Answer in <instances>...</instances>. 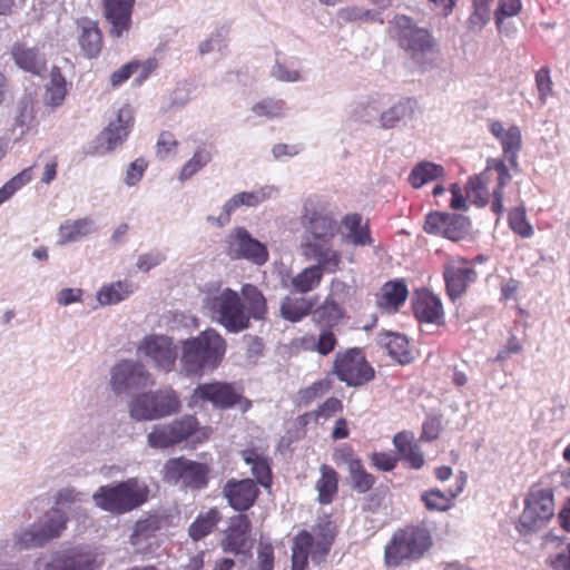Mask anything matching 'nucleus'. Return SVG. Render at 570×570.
<instances>
[{
    "label": "nucleus",
    "instance_id": "nucleus-20",
    "mask_svg": "<svg viewBox=\"0 0 570 570\" xmlns=\"http://www.w3.org/2000/svg\"><path fill=\"white\" fill-rule=\"evenodd\" d=\"M136 0H101L102 12L114 39L127 36L132 27V11Z\"/></svg>",
    "mask_w": 570,
    "mask_h": 570
},
{
    "label": "nucleus",
    "instance_id": "nucleus-12",
    "mask_svg": "<svg viewBox=\"0 0 570 570\" xmlns=\"http://www.w3.org/2000/svg\"><path fill=\"white\" fill-rule=\"evenodd\" d=\"M96 554L83 547H72L42 554L37 558L31 570H95Z\"/></svg>",
    "mask_w": 570,
    "mask_h": 570
},
{
    "label": "nucleus",
    "instance_id": "nucleus-7",
    "mask_svg": "<svg viewBox=\"0 0 570 570\" xmlns=\"http://www.w3.org/2000/svg\"><path fill=\"white\" fill-rule=\"evenodd\" d=\"M554 514V500L551 489L533 485L524 500V509L517 522V530L521 534H529L541 530Z\"/></svg>",
    "mask_w": 570,
    "mask_h": 570
},
{
    "label": "nucleus",
    "instance_id": "nucleus-58",
    "mask_svg": "<svg viewBox=\"0 0 570 570\" xmlns=\"http://www.w3.org/2000/svg\"><path fill=\"white\" fill-rule=\"evenodd\" d=\"M87 500L83 492L78 491L73 487H65L57 491L55 495V505L59 508H67L71 510V505L80 504Z\"/></svg>",
    "mask_w": 570,
    "mask_h": 570
},
{
    "label": "nucleus",
    "instance_id": "nucleus-13",
    "mask_svg": "<svg viewBox=\"0 0 570 570\" xmlns=\"http://www.w3.org/2000/svg\"><path fill=\"white\" fill-rule=\"evenodd\" d=\"M167 482L189 490H203L209 482V468L205 463L191 461L184 456L166 461L163 468Z\"/></svg>",
    "mask_w": 570,
    "mask_h": 570
},
{
    "label": "nucleus",
    "instance_id": "nucleus-9",
    "mask_svg": "<svg viewBox=\"0 0 570 570\" xmlns=\"http://www.w3.org/2000/svg\"><path fill=\"white\" fill-rule=\"evenodd\" d=\"M333 374L350 387H361L375 377L373 366L358 347L338 352L333 363Z\"/></svg>",
    "mask_w": 570,
    "mask_h": 570
},
{
    "label": "nucleus",
    "instance_id": "nucleus-57",
    "mask_svg": "<svg viewBox=\"0 0 570 570\" xmlns=\"http://www.w3.org/2000/svg\"><path fill=\"white\" fill-rule=\"evenodd\" d=\"M331 389V382L328 380H320L314 382L312 385L301 389L297 393V403L299 406H306L312 403L315 399L322 396Z\"/></svg>",
    "mask_w": 570,
    "mask_h": 570
},
{
    "label": "nucleus",
    "instance_id": "nucleus-10",
    "mask_svg": "<svg viewBox=\"0 0 570 570\" xmlns=\"http://www.w3.org/2000/svg\"><path fill=\"white\" fill-rule=\"evenodd\" d=\"M465 194L479 207L485 206L492 195L491 209L499 216V158H490L482 173L469 178ZM498 224L499 217L495 219Z\"/></svg>",
    "mask_w": 570,
    "mask_h": 570
},
{
    "label": "nucleus",
    "instance_id": "nucleus-55",
    "mask_svg": "<svg viewBox=\"0 0 570 570\" xmlns=\"http://www.w3.org/2000/svg\"><path fill=\"white\" fill-rule=\"evenodd\" d=\"M240 207H243V204L239 200L237 194H235L224 203L222 206V212L218 216L208 215L206 217V222L212 226L219 228L225 227L230 223L233 213Z\"/></svg>",
    "mask_w": 570,
    "mask_h": 570
},
{
    "label": "nucleus",
    "instance_id": "nucleus-62",
    "mask_svg": "<svg viewBox=\"0 0 570 570\" xmlns=\"http://www.w3.org/2000/svg\"><path fill=\"white\" fill-rule=\"evenodd\" d=\"M343 411V403L336 397H330L322 403L317 410L313 412L314 419L317 421L320 417L328 419L335 413Z\"/></svg>",
    "mask_w": 570,
    "mask_h": 570
},
{
    "label": "nucleus",
    "instance_id": "nucleus-29",
    "mask_svg": "<svg viewBox=\"0 0 570 570\" xmlns=\"http://www.w3.org/2000/svg\"><path fill=\"white\" fill-rule=\"evenodd\" d=\"M465 478L461 475L456 479L455 488L448 491L430 489L421 494V501L429 511L444 512L451 509L452 501L463 491Z\"/></svg>",
    "mask_w": 570,
    "mask_h": 570
},
{
    "label": "nucleus",
    "instance_id": "nucleus-46",
    "mask_svg": "<svg viewBox=\"0 0 570 570\" xmlns=\"http://www.w3.org/2000/svg\"><path fill=\"white\" fill-rule=\"evenodd\" d=\"M348 473L352 488L357 493H366L375 484V476L364 469V465L360 459L348 460Z\"/></svg>",
    "mask_w": 570,
    "mask_h": 570
},
{
    "label": "nucleus",
    "instance_id": "nucleus-56",
    "mask_svg": "<svg viewBox=\"0 0 570 570\" xmlns=\"http://www.w3.org/2000/svg\"><path fill=\"white\" fill-rule=\"evenodd\" d=\"M278 193L275 186H263L252 191L237 193L243 206L256 207Z\"/></svg>",
    "mask_w": 570,
    "mask_h": 570
},
{
    "label": "nucleus",
    "instance_id": "nucleus-1",
    "mask_svg": "<svg viewBox=\"0 0 570 570\" xmlns=\"http://www.w3.org/2000/svg\"><path fill=\"white\" fill-rule=\"evenodd\" d=\"M226 353V341L214 328L180 341V372L186 376H202L216 370Z\"/></svg>",
    "mask_w": 570,
    "mask_h": 570
},
{
    "label": "nucleus",
    "instance_id": "nucleus-42",
    "mask_svg": "<svg viewBox=\"0 0 570 570\" xmlns=\"http://www.w3.org/2000/svg\"><path fill=\"white\" fill-rule=\"evenodd\" d=\"M302 65L298 58H289L281 61L277 59L272 67L271 75L282 82H299L304 80Z\"/></svg>",
    "mask_w": 570,
    "mask_h": 570
},
{
    "label": "nucleus",
    "instance_id": "nucleus-5",
    "mask_svg": "<svg viewBox=\"0 0 570 570\" xmlns=\"http://www.w3.org/2000/svg\"><path fill=\"white\" fill-rule=\"evenodd\" d=\"M68 512L59 507H51L37 522L17 530L18 543L24 548H43L59 539L67 529Z\"/></svg>",
    "mask_w": 570,
    "mask_h": 570
},
{
    "label": "nucleus",
    "instance_id": "nucleus-63",
    "mask_svg": "<svg viewBox=\"0 0 570 570\" xmlns=\"http://www.w3.org/2000/svg\"><path fill=\"white\" fill-rule=\"evenodd\" d=\"M337 340L332 332V328L322 327V331L318 335V341L316 344V351L321 355L330 354L336 346Z\"/></svg>",
    "mask_w": 570,
    "mask_h": 570
},
{
    "label": "nucleus",
    "instance_id": "nucleus-38",
    "mask_svg": "<svg viewBox=\"0 0 570 570\" xmlns=\"http://www.w3.org/2000/svg\"><path fill=\"white\" fill-rule=\"evenodd\" d=\"M242 295L249 320L264 321L267 315V304L263 293L256 286L245 284L242 287Z\"/></svg>",
    "mask_w": 570,
    "mask_h": 570
},
{
    "label": "nucleus",
    "instance_id": "nucleus-36",
    "mask_svg": "<svg viewBox=\"0 0 570 570\" xmlns=\"http://www.w3.org/2000/svg\"><path fill=\"white\" fill-rule=\"evenodd\" d=\"M344 316V307L333 297H326L320 306L312 309V320L320 327L332 328L336 326Z\"/></svg>",
    "mask_w": 570,
    "mask_h": 570
},
{
    "label": "nucleus",
    "instance_id": "nucleus-50",
    "mask_svg": "<svg viewBox=\"0 0 570 570\" xmlns=\"http://www.w3.org/2000/svg\"><path fill=\"white\" fill-rule=\"evenodd\" d=\"M494 0H473V11L468 19V28L471 31H480L491 19V6Z\"/></svg>",
    "mask_w": 570,
    "mask_h": 570
},
{
    "label": "nucleus",
    "instance_id": "nucleus-52",
    "mask_svg": "<svg viewBox=\"0 0 570 570\" xmlns=\"http://www.w3.org/2000/svg\"><path fill=\"white\" fill-rule=\"evenodd\" d=\"M35 118L33 101L30 96H23L18 101L14 128L20 129L19 135L23 136L31 127Z\"/></svg>",
    "mask_w": 570,
    "mask_h": 570
},
{
    "label": "nucleus",
    "instance_id": "nucleus-33",
    "mask_svg": "<svg viewBox=\"0 0 570 570\" xmlns=\"http://www.w3.org/2000/svg\"><path fill=\"white\" fill-rule=\"evenodd\" d=\"M407 295V286L403 279L389 281L382 287L377 305L382 309L395 312L405 303Z\"/></svg>",
    "mask_w": 570,
    "mask_h": 570
},
{
    "label": "nucleus",
    "instance_id": "nucleus-59",
    "mask_svg": "<svg viewBox=\"0 0 570 570\" xmlns=\"http://www.w3.org/2000/svg\"><path fill=\"white\" fill-rule=\"evenodd\" d=\"M381 114V104L377 98L368 97L366 100L357 105L354 116L362 122H371Z\"/></svg>",
    "mask_w": 570,
    "mask_h": 570
},
{
    "label": "nucleus",
    "instance_id": "nucleus-26",
    "mask_svg": "<svg viewBox=\"0 0 570 570\" xmlns=\"http://www.w3.org/2000/svg\"><path fill=\"white\" fill-rule=\"evenodd\" d=\"M412 307L420 323L441 324L443 322V306L440 298L426 289L414 294Z\"/></svg>",
    "mask_w": 570,
    "mask_h": 570
},
{
    "label": "nucleus",
    "instance_id": "nucleus-31",
    "mask_svg": "<svg viewBox=\"0 0 570 570\" xmlns=\"http://www.w3.org/2000/svg\"><path fill=\"white\" fill-rule=\"evenodd\" d=\"M380 346L387 351V354L397 363L404 365L412 361V355L409 348V341L405 335L394 332H383L376 337Z\"/></svg>",
    "mask_w": 570,
    "mask_h": 570
},
{
    "label": "nucleus",
    "instance_id": "nucleus-14",
    "mask_svg": "<svg viewBox=\"0 0 570 570\" xmlns=\"http://www.w3.org/2000/svg\"><path fill=\"white\" fill-rule=\"evenodd\" d=\"M227 255L232 259H245L257 266L264 265L268 258L266 245L254 238L243 226H237L226 238Z\"/></svg>",
    "mask_w": 570,
    "mask_h": 570
},
{
    "label": "nucleus",
    "instance_id": "nucleus-53",
    "mask_svg": "<svg viewBox=\"0 0 570 570\" xmlns=\"http://www.w3.org/2000/svg\"><path fill=\"white\" fill-rule=\"evenodd\" d=\"M67 95V81L58 68L51 71L50 82L47 87L48 102L51 106H60Z\"/></svg>",
    "mask_w": 570,
    "mask_h": 570
},
{
    "label": "nucleus",
    "instance_id": "nucleus-45",
    "mask_svg": "<svg viewBox=\"0 0 570 570\" xmlns=\"http://www.w3.org/2000/svg\"><path fill=\"white\" fill-rule=\"evenodd\" d=\"M320 470L321 478L316 483L318 501L321 504H328L337 493V473L333 468L326 464H323Z\"/></svg>",
    "mask_w": 570,
    "mask_h": 570
},
{
    "label": "nucleus",
    "instance_id": "nucleus-3",
    "mask_svg": "<svg viewBox=\"0 0 570 570\" xmlns=\"http://www.w3.org/2000/svg\"><path fill=\"white\" fill-rule=\"evenodd\" d=\"M432 546V535L424 527L410 525L395 531L385 547L384 560L387 567H400L416 562Z\"/></svg>",
    "mask_w": 570,
    "mask_h": 570
},
{
    "label": "nucleus",
    "instance_id": "nucleus-24",
    "mask_svg": "<svg viewBox=\"0 0 570 570\" xmlns=\"http://www.w3.org/2000/svg\"><path fill=\"white\" fill-rule=\"evenodd\" d=\"M443 277L448 295L454 301L475 281L476 273L466 262H453L445 266Z\"/></svg>",
    "mask_w": 570,
    "mask_h": 570
},
{
    "label": "nucleus",
    "instance_id": "nucleus-43",
    "mask_svg": "<svg viewBox=\"0 0 570 570\" xmlns=\"http://www.w3.org/2000/svg\"><path fill=\"white\" fill-rule=\"evenodd\" d=\"M220 511L216 508L209 509L206 513H200L189 525L188 533L195 541L208 535L220 521Z\"/></svg>",
    "mask_w": 570,
    "mask_h": 570
},
{
    "label": "nucleus",
    "instance_id": "nucleus-8",
    "mask_svg": "<svg viewBox=\"0 0 570 570\" xmlns=\"http://www.w3.org/2000/svg\"><path fill=\"white\" fill-rule=\"evenodd\" d=\"M205 305L229 333H239L249 327L246 306L235 291L225 288L218 295L207 296Z\"/></svg>",
    "mask_w": 570,
    "mask_h": 570
},
{
    "label": "nucleus",
    "instance_id": "nucleus-49",
    "mask_svg": "<svg viewBox=\"0 0 570 570\" xmlns=\"http://www.w3.org/2000/svg\"><path fill=\"white\" fill-rule=\"evenodd\" d=\"M213 159L212 150L207 147H198L193 157L181 167L179 179L181 181L190 179L195 174L200 171Z\"/></svg>",
    "mask_w": 570,
    "mask_h": 570
},
{
    "label": "nucleus",
    "instance_id": "nucleus-40",
    "mask_svg": "<svg viewBox=\"0 0 570 570\" xmlns=\"http://www.w3.org/2000/svg\"><path fill=\"white\" fill-rule=\"evenodd\" d=\"M445 174L441 165L431 161H421L413 167L409 175V181L414 188H421L423 185L443 177Z\"/></svg>",
    "mask_w": 570,
    "mask_h": 570
},
{
    "label": "nucleus",
    "instance_id": "nucleus-2",
    "mask_svg": "<svg viewBox=\"0 0 570 570\" xmlns=\"http://www.w3.org/2000/svg\"><path fill=\"white\" fill-rule=\"evenodd\" d=\"M149 495V488L137 478L99 487L92 494L94 504L111 514H125L142 505Z\"/></svg>",
    "mask_w": 570,
    "mask_h": 570
},
{
    "label": "nucleus",
    "instance_id": "nucleus-60",
    "mask_svg": "<svg viewBox=\"0 0 570 570\" xmlns=\"http://www.w3.org/2000/svg\"><path fill=\"white\" fill-rule=\"evenodd\" d=\"M535 86L539 92V99L544 102L552 94L553 87V82L550 77V69L548 67H542L537 71Z\"/></svg>",
    "mask_w": 570,
    "mask_h": 570
},
{
    "label": "nucleus",
    "instance_id": "nucleus-54",
    "mask_svg": "<svg viewBox=\"0 0 570 570\" xmlns=\"http://www.w3.org/2000/svg\"><path fill=\"white\" fill-rule=\"evenodd\" d=\"M508 223L514 234L522 238H529L533 235V228L527 218L524 207H515L508 215Z\"/></svg>",
    "mask_w": 570,
    "mask_h": 570
},
{
    "label": "nucleus",
    "instance_id": "nucleus-48",
    "mask_svg": "<svg viewBox=\"0 0 570 570\" xmlns=\"http://www.w3.org/2000/svg\"><path fill=\"white\" fill-rule=\"evenodd\" d=\"M322 277L323 274L320 273L318 267L308 266L291 279L289 287L297 293L304 294L316 288Z\"/></svg>",
    "mask_w": 570,
    "mask_h": 570
},
{
    "label": "nucleus",
    "instance_id": "nucleus-16",
    "mask_svg": "<svg viewBox=\"0 0 570 570\" xmlns=\"http://www.w3.org/2000/svg\"><path fill=\"white\" fill-rule=\"evenodd\" d=\"M149 382L150 374L138 361L122 360L110 371V389L116 395L130 394L132 391L146 387Z\"/></svg>",
    "mask_w": 570,
    "mask_h": 570
},
{
    "label": "nucleus",
    "instance_id": "nucleus-15",
    "mask_svg": "<svg viewBox=\"0 0 570 570\" xmlns=\"http://www.w3.org/2000/svg\"><path fill=\"white\" fill-rule=\"evenodd\" d=\"M255 540L252 538V521L245 513H237L229 519L220 548L225 553L240 556L245 561L252 558Z\"/></svg>",
    "mask_w": 570,
    "mask_h": 570
},
{
    "label": "nucleus",
    "instance_id": "nucleus-44",
    "mask_svg": "<svg viewBox=\"0 0 570 570\" xmlns=\"http://www.w3.org/2000/svg\"><path fill=\"white\" fill-rule=\"evenodd\" d=\"M132 293L131 285L126 281H118L104 285L97 292V299L101 306L115 305L125 301Z\"/></svg>",
    "mask_w": 570,
    "mask_h": 570
},
{
    "label": "nucleus",
    "instance_id": "nucleus-17",
    "mask_svg": "<svg viewBox=\"0 0 570 570\" xmlns=\"http://www.w3.org/2000/svg\"><path fill=\"white\" fill-rule=\"evenodd\" d=\"M470 225V219L464 215L431 212L425 216L423 229L430 235L458 242L469 234Z\"/></svg>",
    "mask_w": 570,
    "mask_h": 570
},
{
    "label": "nucleus",
    "instance_id": "nucleus-30",
    "mask_svg": "<svg viewBox=\"0 0 570 570\" xmlns=\"http://www.w3.org/2000/svg\"><path fill=\"white\" fill-rule=\"evenodd\" d=\"M501 144L503 146V157L509 166L504 165L501 160V186L505 183V177L509 176V169L518 170V153L522 146L521 131L518 127L509 128L504 135H501Z\"/></svg>",
    "mask_w": 570,
    "mask_h": 570
},
{
    "label": "nucleus",
    "instance_id": "nucleus-61",
    "mask_svg": "<svg viewBox=\"0 0 570 570\" xmlns=\"http://www.w3.org/2000/svg\"><path fill=\"white\" fill-rule=\"evenodd\" d=\"M226 39L222 31L213 32L208 39L203 41L199 47L198 51L200 55H206L209 52H213L215 50L223 51L224 48H226Z\"/></svg>",
    "mask_w": 570,
    "mask_h": 570
},
{
    "label": "nucleus",
    "instance_id": "nucleus-37",
    "mask_svg": "<svg viewBox=\"0 0 570 570\" xmlns=\"http://www.w3.org/2000/svg\"><path fill=\"white\" fill-rule=\"evenodd\" d=\"M314 302L303 296H286L283 298L279 307L281 316L291 323L302 321L308 314H312Z\"/></svg>",
    "mask_w": 570,
    "mask_h": 570
},
{
    "label": "nucleus",
    "instance_id": "nucleus-18",
    "mask_svg": "<svg viewBox=\"0 0 570 570\" xmlns=\"http://www.w3.org/2000/svg\"><path fill=\"white\" fill-rule=\"evenodd\" d=\"M397 40L401 48L406 50L415 60L432 53L434 50V39L431 33L415 24H412L409 17H401L399 20Z\"/></svg>",
    "mask_w": 570,
    "mask_h": 570
},
{
    "label": "nucleus",
    "instance_id": "nucleus-21",
    "mask_svg": "<svg viewBox=\"0 0 570 570\" xmlns=\"http://www.w3.org/2000/svg\"><path fill=\"white\" fill-rule=\"evenodd\" d=\"M259 489L253 479H228L222 488V497L227 501L228 505L244 513L249 510L259 495Z\"/></svg>",
    "mask_w": 570,
    "mask_h": 570
},
{
    "label": "nucleus",
    "instance_id": "nucleus-64",
    "mask_svg": "<svg viewBox=\"0 0 570 570\" xmlns=\"http://www.w3.org/2000/svg\"><path fill=\"white\" fill-rule=\"evenodd\" d=\"M257 566L258 570L274 569V548L271 543H259L257 550Z\"/></svg>",
    "mask_w": 570,
    "mask_h": 570
},
{
    "label": "nucleus",
    "instance_id": "nucleus-25",
    "mask_svg": "<svg viewBox=\"0 0 570 570\" xmlns=\"http://www.w3.org/2000/svg\"><path fill=\"white\" fill-rule=\"evenodd\" d=\"M132 110L129 106H124L118 110L117 119L101 131L98 139L101 146L106 145L107 150H112L124 142L129 135L132 126Z\"/></svg>",
    "mask_w": 570,
    "mask_h": 570
},
{
    "label": "nucleus",
    "instance_id": "nucleus-47",
    "mask_svg": "<svg viewBox=\"0 0 570 570\" xmlns=\"http://www.w3.org/2000/svg\"><path fill=\"white\" fill-rule=\"evenodd\" d=\"M288 108L283 99L267 97L264 98L252 107V112L256 117H264L267 119L282 118L286 115Z\"/></svg>",
    "mask_w": 570,
    "mask_h": 570
},
{
    "label": "nucleus",
    "instance_id": "nucleus-35",
    "mask_svg": "<svg viewBox=\"0 0 570 570\" xmlns=\"http://www.w3.org/2000/svg\"><path fill=\"white\" fill-rule=\"evenodd\" d=\"M417 102L413 98H403L391 106L387 110L380 114V126L383 129H392L399 122L411 119Z\"/></svg>",
    "mask_w": 570,
    "mask_h": 570
},
{
    "label": "nucleus",
    "instance_id": "nucleus-41",
    "mask_svg": "<svg viewBox=\"0 0 570 570\" xmlns=\"http://www.w3.org/2000/svg\"><path fill=\"white\" fill-rule=\"evenodd\" d=\"M161 518L158 515H148L135 523L134 531L129 538L130 544L141 549L144 541L154 538L161 528Z\"/></svg>",
    "mask_w": 570,
    "mask_h": 570
},
{
    "label": "nucleus",
    "instance_id": "nucleus-32",
    "mask_svg": "<svg viewBox=\"0 0 570 570\" xmlns=\"http://www.w3.org/2000/svg\"><path fill=\"white\" fill-rule=\"evenodd\" d=\"M240 454L244 462L250 465L256 484H261L265 489L271 488L273 475L268 456L259 453L256 449H245Z\"/></svg>",
    "mask_w": 570,
    "mask_h": 570
},
{
    "label": "nucleus",
    "instance_id": "nucleus-22",
    "mask_svg": "<svg viewBox=\"0 0 570 570\" xmlns=\"http://www.w3.org/2000/svg\"><path fill=\"white\" fill-rule=\"evenodd\" d=\"M240 394L226 382H210L199 384L194 391V402H209L216 409H229L240 401Z\"/></svg>",
    "mask_w": 570,
    "mask_h": 570
},
{
    "label": "nucleus",
    "instance_id": "nucleus-28",
    "mask_svg": "<svg viewBox=\"0 0 570 570\" xmlns=\"http://www.w3.org/2000/svg\"><path fill=\"white\" fill-rule=\"evenodd\" d=\"M78 42L83 56L88 59L97 58L102 49V33L97 21L82 18L78 21Z\"/></svg>",
    "mask_w": 570,
    "mask_h": 570
},
{
    "label": "nucleus",
    "instance_id": "nucleus-6",
    "mask_svg": "<svg viewBox=\"0 0 570 570\" xmlns=\"http://www.w3.org/2000/svg\"><path fill=\"white\" fill-rule=\"evenodd\" d=\"M194 415H184L166 424H156L147 435L148 445L153 449H168L177 445L194 434L202 442L209 438L210 428H199Z\"/></svg>",
    "mask_w": 570,
    "mask_h": 570
},
{
    "label": "nucleus",
    "instance_id": "nucleus-27",
    "mask_svg": "<svg viewBox=\"0 0 570 570\" xmlns=\"http://www.w3.org/2000/svg\"><path fill=\"white\" fill-rule=\"evenodd\" d=\"M11 57L17 67L32 75H40L46 68V58L39 48L26 41H16L12 45Z\"/></svg>",
    "mask_w": 570,
    "mask_h": 570
},
{
    "label": "nucleus",
    "instance_id": "nucleus-34",
    "mask_svg": "<svg viewBox=\"0 0 570 570\" xmlns=\"http://www.w3.org/2000/svg\"><path fill=\"white\" fill-rule=\"evenodd\" d=\"M97 230L95 222L89 217L79 219H68L59 227V245H66L79 240L81 237L88 236Z\"/></svg>",
    "mask_w": 570,
    "mask_h": 570
},
{
    "label": "nucleus",
    "instance_id": "nucleus-4",
    "mask_svg": "<svg viewBox=\"0 0 570 570\" xmlns=\"http://www.w3.org/2000/svg\"><path fill=\"white\" fill-rule=\"evenodd\" d=\"M129 415L137 422L155 421L176 414L181 409L178 393L169 386L137 394L129 402Z\"/></svg>",
    "mask_w": 570,
    "mask_h": 570
},
{
    "label": "nucleus",
    "instance_id": "nucleus-23",
    "mask_svg": "<svg viewBox=\"0 0 570 570\" xmlns=\"http://www.w3.org/2000/svg\"><path fill=\"white\" fill-rule=\"evenodd\" d=\"M303 253L307 259L315 261L313 267H318L320 273H335L342 264V255L332 247V242L305 240Z\"/></svg>",
    "mask_w": 570,
    "mask_h": 570
},
{
    "label": "nucleus",
    "instance_id": "nucleus-19",
    "mask_svg": "<svg viewBox=\"0 0 570 570\" xmlns=\"http://www.w3.org/2000/svg\"><path fill=\"white\" fill-rule=\"evenodd\" d=\"M138 352L150 358L155 366L164 372H171L177 361V347L171 337L166 335L146 336Z\"/></svg>",
    "mask_w": 570,
    "mask_h": 570
},
{
    "label": "nucleus",
    "instance_id": "nucleus-51",
    "mask_svg": "<svg viewBox=\"0 0 570 570\" xmlns=\"http://www.w3.org/2000/svg\"><path fill=\"white\" fill-rule=\"evenodd\" d=\"M23 550H30V548H24L18 543L17 530L13 532L11 540L0 541V570H19L18 564L13 563L12 560L18 552Z\"/></svg>",
    "mask_w": 570,
    "mask_h": 570
},
{
    "label": "nucleus",
    "instance_id": "nucleus-11",
    "mask_svg": "<svg viewBox=\"0 0 570 570\" xmlns=\"http://www.w3.org/2000/svg\"><path fill=\"white\" fill-rule=\"evenodd\" d=\"M301 225L305 232V240L332 242L337 233V224L333 216L316 198L305 199L301 212Z\"/></svg>",
    "mask_w": 570,
    "mask_h": 570
},
{
    "label": "nucleus",
    "instance_id": "nucleus-39",
    "mask_svg": "<svg viewBox=\"0 0 570 570\" xmlns=\"http://www.w3.org/2000/svg\"><path fill=\"white\" fill-rule=\"evenodd\" d=\"M314 546V535L307 530H302L294 538L292 547V570H305Z\"/></svg>",
    "mask_w": 570,
    "mask_h": 570
}]
</instances>
